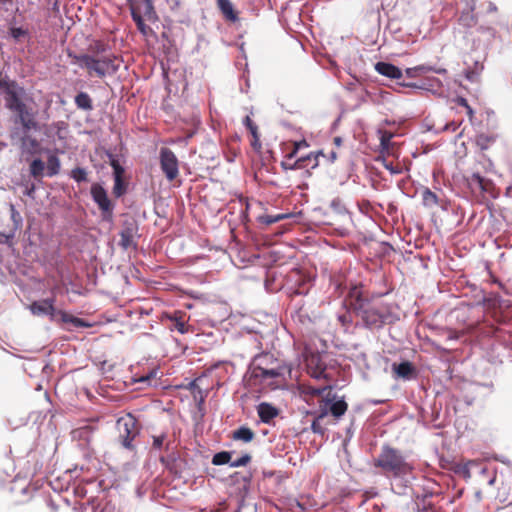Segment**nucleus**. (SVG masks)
<instances>
[{"label":"nucleus","mask_w":512,"mask_h":512,"mask_svg":"<svg viewBox=\"0 0 512 512\" xmlns=\"http://www.w3.org/2000/svg\"><path fill=\"white\" fill-rule=\"evenodd\" d=\"M308 144L305 140L300 142H295L293 149L290 153L285 156V159L281 162V167L284 170H297L296 166H294L293 159L297 157V153L301 147H307Z\"/></svg>","instance_id":"obj_20"},{"label":"nucleus","mask_w":512,"mask_h":512,"mask_svg":"<svg viewBox=\"0 0 512 512\" xmlns=\"http://www.w3.org/2000/svg\"><path fill=\"white\" fill-rule=\"evenodd\" d=\"M251 461V456L249 454H244L240 458L230 462L231 467H240L246 466Z\"/></svg>","instance_id":"obj_43"},{"label":"nucleus","mask_w":512,"mask_h":512,"mask_svg":"<svg viewBox=\"0 0 512 512\" xmlns=\"http://www.w3.org/2000/svg\"><path fill=\"white\" fill-rule=\"evenodd\" d=\"M44 170H45V164H44V162L41 159H39V158L38 159H34L30 163L29 171H30V174L35 179L41 178L43 176Z\"/></svg>","instance_id":"obj_29"},{"label":"nucleus","mask_w":512,"mask_h":512,"mask_svg":"<svg viewBox=\"0 0 512 512\" xmlns=\"http://www.w3.org/2000/svg\"><path fill=\"white\" fill-rule=\"evenodd\" d=\"M423 205L426 207H434L439 204V199L436 193L431 191L429 188H424L422 191Z\"/></svg>","instance_id":"obj_28"},{"label":"nucleus","mask_w":512,"mask_h":512,"mask_svg":"<svg viewBox=\"0 0 512 512\" xmlns=\"http://www.w3.org/2000/svg\"><path fill=\"white\" fill-rule=\"evenodd\" d=\"M17 228V225H15L13 229H11L8 233L0 232V244H7L12 246Z\"/></svg>","instance_id":"obj_38"},{"label":"nucleus","mask_w":512,"mask_h":512,"mask_svg":"<svg viewBox=\"0 0 512 512\" xmlns=\"http://www.w3.org/2000/svg\"><path fill=\"white\" fill-rule=\"evenodd\" d=\"M94 431V427L91 425H85L83 427H80L73 431L74 435L76 437H79L81 439H85L86 441L90 440V436L92 435Z\"/></svg>","instance_id":"obj_35"},{"label":"nucleus","mask_w":512,"mask_h":512,"mask_svg":"<svg viewBox=\"0 0 512 512\" xmlns=\"http://www.w3.org/2000/svg\"><path fill=\"white\" fill-rule=\"evenodd\" d=\"M33 191H34V186H32L31 189L28 190L27 194L31 195Z\"/></svg>","instance_id":"obj_56"},{"label":"nucleus","mask_w":512,"mask_h":512,"mask_svg":"<svg viewBox=\"0 0 512 512\" xmlns=\"http://www.w3.org/2000/svg\"><path fill=\"white\" fill-rule=\"evenodd\" d=\"M110 165L114 171V178H122L124 174V168L120 165L119 161L112 159Z\"/></svg>","instance_id":"obj_42"},{"label":"nucleus","mask_w":512,"mask_h":512,"mask_svg":"<svg viewBox=\"0 0 512 512\" xmlns=\"http://www.w3.org/2000/svg\"><path fill=\"white\" fill-rule=\"evenodd\" d=\"M347 409H348V404L343 399H341V400L333 402L330 405V407L328 409V413L330 412L333 417L338 419L346 413Z\"/></svg>","instance_id":"obj_26"},{"label":"nucleus","mask_w":512,"mask_h":512,"mask_svg":"<svg viewBox=\"0 0 512 512\" xmlns=\"http://www.w3.org/2000/svg\"><path fill=\"white\" fill-rule=\"evenodd\" d=\"M375 70L379 74L391 79H399L402 77V71L391 63L378 62L375 65Z\"/></svg>","instance_id":"obj_18"},{"label":"nucleus","mask_w":512,"mask_h":512,"mask_svg":"<svg viewBox=\"0 0 512 512\" xmlns=\"http://www.w3.org/2000/svg\"><path fill=\"white\" fill-rule=\"evenodd\" d=\"M231 461V452L221 451L216 453L212 458V464L214 465H224L230 463Z\"/></svg>","instance_id":"obj_34"},{"label":"nucleus","mask_w":512,"mask_h":512,"mask_svg":"<svg viewBox=\"0 0 512 512\" xmlns=\"http://www.w3.org/2000/svg\"><path fill=\"white\" fill-rule=\"evenodd\" d=\"M465 109H466V112H467V115L469 116V118L472 119L473 118V114H474L473 109L470 107V105L465 107Z\"/></svg>","instance_id":"obj_51"},{"label":"nucleus","mask_w":512,"mask_h":512,"mask_svg":"<svg viewBox=\"0 0 512 512\" xmlns=\"http://www.w3.org/2000/svg\"><path fill=\"white\" fill-rule=\"evenodd\" d=\"M459 22L466 27H471L476 24L477 20L471 12H463L459 17Z\"/></svg>","instance_id":"obj_39"},{"label":"nucleus","mask_w":512,"mask_h":512,"mask_svg":"<svg viewBox=\"0 0 512 512\" xmlns=\"http://www.w3.org/2000/svg\"><path fill=\"white\" fill-rule=\"evenodd\" d=\"M373 466L379 468L386 476L401 477L412 472L413 466L408 463L401 452L389 445H384Z\"/></svg>","instance_id":"obj_2"},{"label":"nucleus","mask_w":512,"mask_h":512,"mask_svg":"<svg viewBox=\"0 0 512 512\" xmlns=\"http://www.w3.org/2000/svg\"><path fill=\"white\" fill-rule=\"evenodd\" d=\"M75 62L86 69L90 77L105 78L115 74L119 69L118 57L114 54L95 57L94 55L81 54L75 56Z\"/></svg>","instance_id":"obj_3"},{"label":"nucleus","mask_w":512,"mask_h":512,"mask_svg":"<svg viewBox=\"0 0 512 512\" xmlns=\"http://www.w3.org/2000/svg\"><path fill=\"white\" fill-rule=\"evenodd\" d=\"M138 224L134 219L125 220L122 226V229L119 233L120 242L119 245L123 249H128L130 247H136L137 243L135 242V238L138 236Z\"/></svg>","instance_id":"obj_11"},{"label":"nucleus","mask_w":512,"mask_h":512,"mask_svg":"<svg viewBox=\"0 0 512 512\" xmlns=\"http://www.w3.org/2000/svg\"><path fill=\"white\" fill-rule=\"evenodd\" d=\"M12 211H13L12 217L14 218L16 213H15L14 209H12Z\"/></svg>","instance_id":"obj_60"},{"label":"nucleus","mask_w":512,"mask_h":512,"mask_svg":"<svg viewBox=\"0 0 512 512\" xmlns=\"http://www.w3.org/2000/svg\"><path fill=\"white\" fill-rule=\"evenodd\" d=\"M27 102L28 101H25L22 104L14 107L11 111L17 115L22 129H24L26 132H29L31 130L38 129V122L35 117V111L28 105Z\"/></svg>","instance_id":"obj_9"},{"label":"nucleus","mask_w":512,"mask_h":512,"mask_svg":"<svg viewBox=\"0 0 512 512\" xmlns=\"http://www.w3.org/2000/svg\"><path fill=\"white\" fill-rule=\"evenodd\" d=\"M328 415V409L326 408V404H320V411L318 415L315 417L311 424V430L314 433L324 435L325 428L322 426L321 421Z\"/></svg>","instance_id":"obj_21"},{"label":"nucleus","mask_w":512,"mask_h":512,"mask_svg":"<svg viewBox=\"0 0 512 512\" xmlns=\"http://www.w3.org/2000/svg\"><path fill=\"white\" fill-rule=\"evenodd\" d=\"M336 158H337V154H336V152L332 151V152L330 153V161H331V162H334V161L336 160Z\"/></svg>","instance_id":"obj_54"},{"label":"nucleus","mask_w":512,"mask_h":512,"mask_svg":"<svg viewBox=\"0 0 512 512\" xmlns=\"http://www.w3.org/2000/svg\"><path fill=\"white\" fill-rule=\"evenodd\" d=\"M256 409L261 422L265 424H269L279 415V410L268 402H261Z\"/></svg>","instance_id":"obj_17"},{"label":"nucleus","mask_w":512,"mask_h":512,"mask_svg":"<svg viewBox=\"0 0 512 512\" xmlns=\"http://www.w3.org/2000/svg\"><path fill=\"white\" fill-rule=\"evenodd\" d=\"M324 156L325 155L322 151L311 152L306 156L296 158L294 160V166H296L297 170H306L307 172H310L319 166V158Z\"/></svg>","instance_id":"obj_14"},{"label":"nucleus","mask_w":512,"mask_h":512,"mask_svg":"<svg viewBox=\"0 0 512 512\" xmlns=\"http://www.w3.org/2000/svg\"><path fill=\"white\" fill-rule=\"evenodd\" d=\"M295 293H296V294H301V293H302V291H301L300 289H297V290L295 291Z\"/></svg>","instance_id":"obj_59"},{"label":"nucleus","mask_w":512,"mask_h":512,"mask_svg":"<svg viewBox=\"0 0 512 512\" xmlns=\"http://www.w3.org/2000/svg\"><path fill=\"white\" fill-rule=\"evenodd\" d=\"M60 171V160L56 155H50L47 160V175L52 177Z\"/></svg>","instance_id":"obj_30"},{"label":"nucleus","mask_w":512,"mask_h":512,"mask_svg":"<svg viewBox=\"0 0 512 512\" xmlns=\"http://www.w3.org/2000/svg\"><path fill=\"white\" fill-rule=\"evenodd\" d=\"M291 217V214H276V215H262L259 217L261 223L266 225H271L273 223L279 222L286 218Z\"/></svg>","instance_id":"obj_33"},{"label":"nucleus","mask_w":512,"mask_h":512,"mask_svg":"<svg viewBox=\"0 0 512 512\" xmlns=\"http://www.w3.org/2000/svg\"><path fill=\"white\" fill-rule=\"evenodd\" d=\"M380 148L383 155L394 156L396 143L392 142L394 134L387 130H379Z\"/></svg>","instance_id":"obj_16"},{"label":"nucleus","mask_w":512,"mask_h":512,"mask_svg":"<svg viewBox=\"0 0 512 512\" xmlns=\"http://www.w3.org/2000/svg\"><path fill=\"white\" fill-rule=\"evenodd\" d=\"M108 50V44L100 40L94 41L89 45V52L91 53L90 55H94L95 57L107 55L106 53Z\"/></svg>","instance_id":"obj_27"},{"label":"nucleus","mask_w":512,"mask_h":512,"mask_svg":"<svg viewBox=\"0 0 512 512\" xmlns=\"http://www.w3.org/2000/svg\"><path fill=\"white\" fill-rule=\"evenodd\" d=\"M250 134L252 136L251 146L253 147V149L255 151H260L262 145L260 142V135H259L258 129L255 130V133H250Z\"/></svg>","instance_id":"obj_44"},{"label":"nucleus","mask_w":512,"mask_h":512,"mask_svg":"<svg viewBox=\"0 0 512 512\" xmlns=\"http://www.w3.org/2000/svg\"><path fill=\"white\" fill-rule=\"evenodd\" d=\"M244 481H245V482H249V481H250V476H245V477H244Z\"/></svg>","instance_id":"obj_58"},{"label":"nucleus","mask_w":512,"mask_h":512,"mask_svg":"<svg viewBox=\"0 0 512 512\" xmlns=\"http://www.w3.org/2000/svg\"><path fill=\"white\" fill-rule=\"evenodd\" d=\"M333 399H335V396H332V399L329 398V395L324 398L322 401H321V404L324 403V405L326 404V406L328 405V403H330Z\"/></svg>","instance_id":"obj_52"},{"label":"nucleus","mask_w":512,"mask_h":512,"mask_svg":"<svg viewBox=\"0 0 512 512\" xmlns=\"http://www.w3.org/2000/svg\"><path fill=\"white\" fill-rule=\"evenodd\" d=\"M243 123L250 133H255V130L258 129L257 125L252 121V119L249 116H246L244 118Z\"/></svg>","instance_id":"obj_47"},{"label":"nucleus","mask_w":512,"mask_h":512,"mask_svg":"<svg viewBox=\"0 0 512 512\" xmlns=\"http://www.w3.org/2000/svg\"><path fill=\"white\" fill-rule=\"evenodd\" d=\"M153 443L152 447L157 450H161L165 448V450L169 449L170 442L167 440V434L162 433L160 435H153L152 436Z\"/></svg>","instance_id":"obj_31"},{"label":"nucleus","mask_w":512,"mask_h":512,"mask_svg":"<svg viewBox=\"0 0 512 512\" xmlns=\"http://www.w3.org/2000/svg\"><path fill=\"white\" fill-rule=\"evenodd\" d=\"M394 372L401 378L409 379L414 373V366L409 361L401 362L400 364H393Z\"/></svg>","instance_id":"obj_22"},{"label":"nucleus","mask_w":512,"mask_h":512,"mask_svg":"<svg viewBox=\"0 0 512 512\" xmlns=\"http://www.w3.org/2000/svg\"><path fill=\"white\" fill-rule=\"evenodd\" d=\"M75 104L79 109L90 111L93 109L92 99L86 92H80L75 97Z\"/></svg>","instance_id":"obj_25"},{"label":"nucleus","mask_w":512,"mask_h":512,"mask_svg":"<svg viewBox=\"0 0 512 512\" xmlns=\"http://www.w3.org/2000/svg\"><path fill=\"white\" fill-rule=\"evenodd\" d=\"M338 320L342 323V325L346 328L349 327V325L351 324L352 322V318H351V315L349 313H345L343 315H340L338 317Z\"/></svg>","instance_id":"obj_48"},{"label":"nucleus","mask_w":512,"mask_h":512,"mask_svg":"<svg viewBox=\"0 0 512 512\" xmlns=\"http://www.w3.org/2000/svg\"><path fill=\"white\" fill-rule=\"evenodd\" d=\"M282 375L279 368L265 369L260 366H254L246 379V383L249 387L257 386L269 378H277Z\"/></svg>","instance_id":"obj_10"},{"label":"nucleus","mask_w":512,"mask_h":512,"mask_svg":"<svg viewBox=\"0 0 512 512\" xmlns=\"http://www.w3.org/2000/svg\"><path fill=\"white\" fill-rule=\"evenodd\" d=\"M159 159L160 168L167 180H175L179 175V161L174 152L169 148H161Z\"/></svg>","instance_id":"obj_7"},{"label":"nucleus","mask_w":512,"mask_h":512,"mask_svg":"<svg viewBox=\"0 0 512 512\" xmlns=\"http://www.w3.org/2000/svg\"><path fill=\"white\" fill-rule=\"evenodd\" d=\"M118 431V443L126 450L134 452L136 450L135 440L141 431L139 421L131 414L127 413L116 421Z\"/></svg>","instance_id":"obj_4"},{"label":"nucleus","mask_w":512,"mask_h":512,"mask_svg":"<svg viewBox=\"0 0 512 512\" xmlns=\"http://www.w3.org/2000/svg\"><path fill=\"white\" fill-rule=\"evenodd\" d=\"M155 376H156V372L152 371L148 375L140 377L137 381L138 382H143V383H150L151 380L153 378H155Z\"/></svg>","instance_id":"obj_49"},{"label":"nucleus","mask_w":512,"mask_h":512,"mask_svg":"<svg viewBox=\"0 0 512 512\" xmlns=\"http://www.w3.org/2000/svg\"><path fill=\"white\" fill-rule=\"evenodd\" d=\"M457 102H458V104H459V105L463 106L464 108H465V107H467V106L469 105V104H468V102H467V100H466L465 98H462V97H461V98H459V99L457 100Z\"/></svg>","instance_id":"obj_50"},{"label":"nucleus","mask_w":512,"mask_h":512,"mask_svg":"<svg viewBox=\"0 0 512 512\" xmlns=\"http://www.w3.org/2000/svg\"><path fill=\"white\" fill-rule=\"evenodd\" d=\"M217 6L227 21L235 23L239 20L238 12L230 0H217Z\"/></svg>","instance_id":"obj_19"},{"label":"nucleus","mask_w":512,"mask_h":512,"mask_svg":"<svg viewBox=\"0 0 512 512\" xmlns=\"http://www.w3.org/2000/svg\"><path fill=\"white\" fill-rule=\"evenodd\" d=\"M62 320L64 322H71L73 323L76 327H84L86 326V324L84 323V321L80 318H77V317H74L72 315H69L65 312H62Z\"/></svg>","instance_id":"obj_41"},{"label":"nucleus","mask_w":512,"mask_h":512,"mask_svg":"<svg viewBox=\"0 0 512 512\" xmlns=\"http://www.w3.org/2000/svg\"><path fill=\"white\" fill-rule=\"evenodd\" d=\"M70 176H71L72 179H74L78 183L88 181L87 172H86V170L84 168H81V167L74 168L71 171Z\"/></svg>","instance_id":"obj_37"},{"label":"nucleus","mask_w":512,"mask_h":512,"mask_svg":"<svg viewBox=\"0 0 512 512\" xmlns=\"http://www.w3.org/2000/svg\"><path fill=\"white\" fill-rule=\"evenodd\" d=\"M28 133L29 132H26L24 129H21V131L14 129L11 132V137H17L19 139L20 147L24 152L31 155L40 154L42 150L40 142L36 138L31 137Z\"/></svg>","instance_id":"obj_12"},{"label":"nucleus","mask_w":512,"mask_h":512,"mask_svg":"<svg viewBox=\"0 0 512 512\" xmlns=\"http://www.w3.org/2000/svg\"><path fill=\"white\" fill-rule=\"evenodd\" d=\"M302 356L307 368V372L315 379L326 378V364L322 361L321 354L305 347Z\"/></svg>","instance_id":"obj_6"},{"label":"nucleus","mask_w":512,"mask_h":512,"mask_svg":"<svg viewBox=\"0 0 512 512\" xmlns=\"http://www.w3.org/2000/svg\"><path fill=\"white\" fill-rule=\"evenodd\" d=\"M91 195L103 213L112 214L113 205L105 189L100 184L95 183L91 186Z\"/></svg>","instance_id":"obj_13"},{"label":"nucleus","mask_w":512,"mask_h":512,"mask_svg":"<svg viewBox=\"0 0 512 512\" xmlns=\"http://www.w3.org/2000/svg\"><path fill=\"white\" fill-rule=\"evenodd\" d=\"M328 389H331V387L325 386V387H321V388H315L312 386H303L302 392L306 395H310L312 397H317V396H322L324 394V392Z\"/></svg>","instance_id":"obj_36"},{"label":"nucleus","mask_w":512,"mask_h":512,"mask_svg":"<svg viewBox=\"0 0 512 512\" xmlns=\"http://www.w3.org/2000/svg\"><path fill=\"white\" fill-rule=\"evenodd\" d=\"M190 317L184 311L175 310L173 312H164L161 316L162 321H169L171 324L168 328L176 330L180 334L193 332V327L189 324Z\"/></svg>","instance_id":"obj_8"},{"label":"nucleus","mask_w":512,"mask_h":512,"mask_svg":"<svg viewBox=\"0 0 512 512\" xmlns=\"http://www.w3.org/2000/svg\"><path fill=\"white\" fill-rule=\"evenodd\" d=\"M114 187H113V194L116 197H120L125 193V185L123 183L122 178H114Z\"/></svg>","instance_id":"obj_40"},{"label":"nucleus","mask_w":512,"mask_h":512,"mask_svg":"<svg viewBox=\"0 0 512 512\" xmlns=\"http://www.w3.org/2000/svg\"><path fill=\"white\" fill-rule=\"evenodd\" d=\"M145 3H146L147 10H152L153 9L151 0H145Z\"/></svg>","instance_id":"obj_53"},{"label":"nucleus","mask_w":512,"mask_h":512,"mask_svg":"<svg viewBox=\"0 0 512 512\" xmlns=\"http://www.w3.org/2000/svg\"><path fill=\"white\" fill-rule=\"evenodd\" d=\"M352 306L357 317L370 330L380 329L385 324H390L395 320L389 304L380 300L369 301L357 298Z\"/></svg>","instance_id":"obj_1"},{"label":"nucleus","mask_w":512,"mask_h":512,"mask_svg":"<svg viewBox=\"0 0 512 512\" xmlns=\"http://www.w3.org/2000/svg\"><path fill=\"white\" fill-rule=\"evenodd\" d=\"M334 143L337 145V146H340L341 143H342V139L340 137H335L334 138Z\"/></svg>","instance_id":"obj_55"},{"label":"nucleus","mask_w":512,"mask_h":512,"mask_svg":"<svg viewBox=\"0 0 512 512\" xmlns=\"http://www.w3.org/2000/svg\"><path fill=\"white\" fill-rule=\"evenodd\" d=\"M255 437V433L252 429L246 426H242L238 428L237 430L233 431V439L234 440H241L243 442H251Z\"/></svg>","instance_id":"obj_24"},{"label":"nucleus","mask_w":512,"mask_h":512,"mask_svg":"<svg viewBox=\"0 0 512 512\" xmlns=\"http://www.w3.org/2000/svg\"><path fill=\"white\" fill-rule=\"evenodd\" d=\"M470 186H476L481 191L487 192L490 189L491 181L482 177L479 173H473L468 179Z\"/></svg>","instance_id":"obj_23"},{"label":"nucleus","mask_w":512,"mask_h":512,"mask_svg":"<svg viewBox=\"0 0 512 512\" xmlns=\"http://www.w3.org/2000/svg\"><path fill=\"white\" fill-rule=\"evenodd\" d=\"M338 204H339V202L334 200V201H332V204H331V205H332V206H337Z\"/></svg>","instance_id":"obj_57"},{"label":"nucleus","mask_w":512,"mask_h":512,"mask_svg":"<svg viewBox=\"0 0 512 512\" xmlns=\"http://www.w3.org/2000/svg\"><path fill=\"white\" fill-rule=\"evenodd\" d=\"M472 464H475V462L474 461H468L465 464H463V466L460 468V472L462 473V475L465 478H470L471 477L470 466Z\"/></svg>","instance_id":"obj_46"},{"label":"nucleus","mask_w":512,"mask_h":512,"mask_svg":"<svg viewBox=\"0 0 512 512\" xmlns=\"http://www.w3.org/2000/svg\"><path fill=\"white\" fill-rule=\"evenodd\" d=\"M131 16L133 21L136 23V26L139 29V31L143 34H146L149 27L144 23L141 14L133 6L131 7Z\"/></svg>","instance_id":"obj_32"},{"label":"nucleus","mask_w":512,"mask_h":512,"mask_svg":"<svg viewBox=\"0 0 512 512\" xmlns=\"http://www.w3.org/2000/svg\"><path fill=\"white\" fill-rule=\"evenodd\" d=\"M0 86L4 91L5 106L9 110H12L14 107L22 104L25 101H32L25 89L14 81L0 82Z\"/></svg>","instance_id":"obj_5"},{"label":"nucleus","mask_w":512,"mask_h":512,"mask_svg":"<svg viewBox=\"0 0 512 512\" xmlns=\"http://www.w3.org/2000/svg\"><path fill=\"white\" fill-rule=\"evenodd\" d=\"M54 303V298H47L40 301H34L30 305V311L32 312L33 315L36 316L50 315L51 317H53L55 313Z\"/></svg>","instance_id":"obj_15"},{"label":"nucleus","mask_w":512,"mask_h":512,"mask_svg":"<svg viewBox=\"0 0 512 512\" xmlns=\"http://www.w3.org/2000/svg\"><path fill=\"white\" fill-rule=\"evenodd\" d=\"M384 167L389 170L392 174H399L401 173L402 169L399 164L393 165L392 162H388L384 160Z\"/></svg>","instance_id":"obj_45"}]
</instances>
